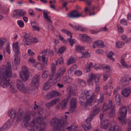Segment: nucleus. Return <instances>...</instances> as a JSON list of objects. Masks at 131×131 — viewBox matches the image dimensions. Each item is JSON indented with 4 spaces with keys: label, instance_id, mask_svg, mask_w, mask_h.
<instances>
[{
    "label": "nucleus",
    "instance_id": "1",
    "mask_svg": "<svg viewBox=\"0 0 131 131\" xmlns=\"http://www.w3.org/2000/svg\"><path fill=\"white\" fill-rule=\"evenodd\" d=\"M12 75L10 63L7 62L6 65L2 66L0 69V77L2 79L1 84L3 87L6 88L10 85L9 78Z\"/></svg>",
    "mask_w": 131,
    "mask_h": 131
},
{
    "label": "nucleus",
    "instance_id": "2",
    "mask_svg": "<svg viewBox=\"0 0 131 131\" xmlns=\"http://www.w3.org/2000/svg\"><path fill=\"white\" fill-rule=\"evenodd\" d=\"M13 50L14 51L15 54L14 55L15 59H14V62L15 64L14 66L15 68H13V69L15 70L17 68V66L19 64L20 62L19 57V55L20 54L19 51V48L18 45V43L17 42L15 44H13Z\"/></svg>",
    "mask_w": 131,
    "mask_h": 131
},
{
    "label": "nucleus",
    "instance_id": "3",
    "mask_svg": "<svg viewBox=\"0 0 131 131\" xmlns=\"http://www.w3.org/2000/svg\"><path fill=\"white\" fill-rule=\"evenodd\" d=\"M85 93H82L80 95V96L79 97V100L81 103V105L83 106L84 105H90L92 101H96V96L93 95L91 96V97L89 98V99L87 100L86 102L85 103L84 101L85 100L87 99L86 97H85Z\"/></svg>",
    "mask_w": 131,
    "mask_h": 131
},
{
    "label": "nucleus",
    "instance_id": "4",
    "mask_svg": "<svg viewBox=\"0 0 131 131\" xmlns=\"http://www.w3.org/2000/svg\"><path fill=\"white\" fill-rule=\"evenodd\" d=\"M29 72L28 68L25 66H23L20 72L19 76L22 81L25 82L27 81L29 77Z\"/></svg>",
    "mask_w": 131,
    "mask_h": 131
},
{
    "label": "nucleus",
    "instance_id": "5",
    "mask_svg": "<svg viewBox=\"0 0 131 131\" xmlns=\"http://www.w3.org/2000/svg\"><path fill=\"white\" fill-rule=\"evenodd\" d=\"M119 112L120 116L118 118V119L121 121L122 124L124 125L126 123L124 118L127 113L126 107L123 106L121 107L119 109Z\"/></svg>",
    "mask_w": 131,
    "mask_h": 131
},
{
    "label": "nucleus",
    "instance_id": "6",
    "mask_svg": "<svg viewBox=\"0 0 131 131\" xmlns=\"http://www.w3.org/2000/svg\"><path fill=\"white\" fill-rule=\"evenodd\" d=\"M43 117H39L34 119L31 122L30 126L31 128L29 129L30 131H34L36 128H38V126L39 125L40 122L43 120Z\"/></svg>",
    "mask_w": 131,
    "mask_h": 131
},
{
    "label": "nucleus",
    "instance_id": "7",
    "mask_svg": "<svg viewBox=\"0 0 131 131\" xmlns=\"http://www.w3.org/2000/svg\"><path fill=\"white\" fill-rule=\"evenodd\" d=\"M89 78L87 80V83L89 85H92L93 80V79L94 82L96 84L99 83V79L100 77L98 76L96 74H93L91 73L89 76Z\"/></svg>",
    "mask_w": 131,
    "mask_h": 131
},
{
    "label": "nucleus",
    "instance_id": "8",
    "mask_svg": "<svg viewBox=\"0 0 131 131\" xmlns=\"http://www.w3.org/2000/svg\"><path fill=\"white\" fill-rule=\"evenodd\" d=\"M25 35L23 36L24 37L23 41L24 44L26 45H30L32 42V37L29 34L25 33Z\"/></svg>",
    "mask_w": 131,
    "mask_h": 131
},
{
    "label": "nucleus",
    "instance_id": "9",
    "mask_svg": "<svg viewBox=\"0 0 131 131\" xmlns=\"http://www.w3.org/2000/svg\"><path fill=\"white\" fill-rule=\"evenodd\" d=\"M82 13H79L77 9L72 10L67 14L68 18H74L79 17L82 16Z\"/></svg>",
    "mask_w": 131,
    "mask_h": 131
},
{
    "label": "nucleus",
    "instance_id": "10",
    "mask_svg": "<svg viewBox=\"0 0 131 131\" xmlns=\"http://www.w3.org/2000/svg\"><path fill=\"white\" fill-rule=\"evenodd\" d=\"M39 75H35L32 78L31 83L36 87H37L39 83Z\"/></svg>",
    "mask_w": 131,
    "mask_h": 131
},
{
    "label": "nucleus",
    "instance_id": "11",
    "mask_svg": "<svg viewBox=\"0 0 131 131\" xmlns=\"http://www.w3.org/2000/svg\"><path fill=\"white\" fill-rule=\"evenodd\" d=\"M47 50H45L42 51L41 53L43 54L42 56V60L43 63L45 66H47V65L48 58L46 57V54H47Z\"/></svg>",
    "mask_w": 131,
    "mask_h": 131
},
{
    "label": "nucleus",
    "instance_id": "12",
    "mask_svg": "<svg viewBox=\"0 0 131 131\" xmlns=\"http://www.w3.org/2000/svg\"><path fill=\"white\" fill-rule=\"evenodd\" d=\"M45 118L43 117V120H41L40 122L39 125L40 126L39 130L38 131H45V127L46 126V123L45 122Z\"/></svg>",
    "mask_w": 131,
    "mask_h": 131
},
{
    "label": "nucleus",
    "instance_id": "13",
    "mask_svg": "<svg viewBox=\"0 0 131 131\" xmlns=\"http://www.w3.org/2000/svg\"><path fill=\"white\" fill-rule=\"evenodd\" d=\"M81 39L84 42H91L92 41V39L86 35L82 34L81 35Z\"/></svg>",
    "mask_w": 131,
    "mask_h": 131
},
{
    "label": "nucleus",
    "instance_id": "14",
    "mask_svg": "<svg viewBox=\"0 0 131 131\" xmlns=\"http://www.w3.org/2000/svg\"><path fill=\"white\" fill-rule=\"evenodd\" d=\"M24 113L21 110H19L16 117V121L18 122H20L23 118Z\"/></svg>",
    "mask_w": 131,
    "mask_h": 131
},
{
    "label": "nucleus",
    "instance_id": "15",
    "mask_svg": "<svg viewBox=\"0 0 131 131\" xmlns=\"http://www.w3.org/2000/svg\"><path fill=\"white\" fill-rule=\"evenodd\" d=\"M12 122L10 120H8L2 127L5 130L8 129L12 125Z\"/></svg>",
    "mask_w": 131,
    "mask_h": 131
},
{
    "label": "nucleus",
    "instance_id": "16",
    "mask_svg": "<svg viewBox=\"0 0 131 131\" xmlns=\"http://www.w3.org/2000/svg\"><path fill=\"white\" fill-rule=\"evenodd\" d=\"M108 131H121L120 127L117 125L111 126L108 130Z\"/></svg>",
    "mask_w": 131,
    "mask_h": 131
},
{
    "label": "nucleus",
    "instance_id": "17",
    "mask_svg": "<svg viewBox=\"0 0 131 131\" xmlns=\"http://www.w3.org/2000/svg\"><path fill=\"white\" fill-rule=\"evenodd\" d=\"M94 44L99 47L103 48L104 47V42L101 40H98L93 42Z\"/></svg>",
    "mask_w": 131,
    "mask_h": 131
},
{
    "label": "nucleus",
    "instance_id": "18",
    "mask_svg": "<svg viewBox=\"0 0 131 131\" xmlns=\"http://www.w3.org/2000/svg\"><path fill=\"white\" fill-rule=\"evenodd\" d=\"M115 106H114L112 108V109L110 110V112L108 113V117L110 118H111L115 116Z\"/></svg>",
    "mask_w": 131,
    "mask_h": 131
},
{
    "label": "nucleus",
    "instance_id": "19",
    "mask_svg": "<svg viewBox=\"0 0 131 131\" xmlns=\"http://www.w3.org/2000/svg\"><path fill=\"white\" fill-rule=\"evenodd\" d=\"M16 111L14 109H12L9 111L8 115L12 118H14L15 117Z\"/></svg>",
    "mask_w": 131,
    "mask_h": 131
},
{
    "label": "nucleus",
    "instance_id": "20",
    "mask_svg": "<svg viewBox=\"0 0 131 131\" xmlns=\"http://www.w3.org/2000/svg\"><path fill=\"white\" fill-rule=\"evenodd\" d=\"M72 80V79L68 76H65L63 78V81L65 83H69L71 82Z\"/></svg>",
    "mask_w": 131,
    "mask_h": 131
},
{
    "label": "nucleus",
    "instance_id": "21",
    "mask_svg": "<svg viewBox=\"0 0 131 131\" xmlns=\"http://www.w3.org/2000/svg\"><path fill=\"white\" fill-rule=\"evenodd\" d=\"M100 111V108L99 107H97L93 110L90 114L94 117L96 115H97L99 113Z\"/></svg>",
    "mask_w": 131,
    "mask_h": 131
},
{
    "label": "nucleus",
    "instance_id": "22",
    "mask_svg": "<svg viewBox=\"0 0 131 131\" xmlns=\"http://www.w3.org/2000/svg\"><path fill=\"white\" fill-rule=\"evenodd\" d=\"M93 65L92 62H90L89 64H87V66L84 69V71H86V73L89 72L90 71V68L92 67Z\"/></svg>",
    "mask_w": 131,
    "mask_h": 131
},
{
    "label": "nucleus",
    "instance_id": "23",
    "mask_svg": "<svg viewBox=\"0 0 131 131\" xmlns=\"http://www.w3.org/2000/svg\"><path fill=\"white\" fill-rule=\"evenodd\" d=\"M106 120L105 119L102 121L101 122L100 125L101 128L105 130L106 129Z\"/></svg>",
    "mask_w": 131,
    "mask_h": 131
},
{
    "label": "nucleus",
    "instance_id": "24",
    "mask_svg": "<svg viewBox=\"0 0 131 131\" xmlns=\"http://www.w3.org/2000/svg\"><path fill=\"white\" fill-rule=\"evenodd\" d=\"M126 55L124 54L123 55L121 59V62L122 65L124 67L126 68L128 67L127 65L124 61V59L125 58Z\"/></svg>",
    "mask_w": 131,
    "mask_h": 131
},
{
    "label": "nucleus",
    "instance_id": "25",
    "mask_svg": "<svg viewBox=\"0 0 131 131\" xmlns=\"http://www.w3.org/2000/svg\"><path fill=\"white\" fill-rule=\"evenodd\" d=\"M115 100L117 105H119L121 104V99L120 95L119 94H117L115 96Z\"/></svg>",
    "mask_w": 131,
    "mask_h": 131
},
{
    "label": "nucleus",
    "instance_id": "26",
    "mask_svg": "<svg viewBox=\"0 0 131 131\" xmlns=\"http://www.w3.org/2000/svg\"><path fill=\"white\" fill-rule=\"evenodd\" d=\"M121 85L124 86H125L129 84V81L128 80L123 79L120 81Z\"/></svg>",
    "mask_w": 131,
    "mask_h": 131
},
{
    "label": "nucleus",
    "instance_id": "27",
    "mask_svg": "<svg viewBox=\"0 0 131 131\" xmlns=\"http://www.w3.org/2000/svg\"><path fill=\"white\" fill-rule=\"evenodd\" d=\"M106 26H105L104 28H101L97 32H96L93 30H90V32L92 34H97L98 32H100L102 31H105L106 30Z\"/></svg>",
    "mask_w": 131,
    "mask_h": 131
},
{
    "label": "nucleus",
    "instance_id": "28",
    "mask_svg": "<svg viewBox=\"0 0 131 131\" xmlns=\"http://www.w3.org/2000/svg\"><path fill=\"white\" fill-rule=\"evenodd\" d=\"M114 54L113 52L110 51L107 55V57L108 59L111 60H112V61H115V60L114 58L112 57V56L114 55Z\"/></svg>",
    "mask_w": 131,
    "mask_h": 131
},
{
    "label": "nucleus",
    "instance_id": "29",
    "mask_svg": "<svg viewBox=\"0 0 131 131\" xmlns=\"http://www.w3.org/2000/svg\"><path fill=\"white\" fill-rule=\"evenodd\" d=\"M23 118L24 121H29L30 118V115L27 113H26Z\"/></svg>",
    "mask_w": 131,
    "mask_h": 131
},
{
    "label": "nucleus",
    "instance_id": "30",
    "mask_svg": "<svg viewBox=\"0 0 131 131\" xmlns=\"http://www.w3.org/2000/svg\"><path fill=\"white\" fill-rule=\"evenodd\" d=\"M131 92V91H122V95L124 97H127Z\"/></svg>",
    "mask_w": 131,
    "mask_h": 131
},
{
    "label": "nucleus",
    "instance_id": "31",
    "mask_svg": "<svg viewBox=\"0 0 131 131\" xmlns=\"http://www.w3.org/2000/svg\"><path fill=\"white\" fill-rule=\"evenodd\" d=\"M64 63V60L62 57H60L56 61V65L58 64H62Z\"/></svg>",
    "mask_w": 131,
    "mask_h": 131
},
{
    "label": "nucleus",
    "instance_id": "32",
    "mask_svg": "<svg viewBox=\"0 0 131 131\" xmlns=\"http://www.w3.org/2000/svg\"><path fill=\"white\" fill-rule=\"evenodd\" d=\"M19 9H16L14 11L13 15L14 18H17L19 17Z\"/></svg>",
    "mask_w": 131,
    "mask_h": 131
},
{
    "label": "nucleus",
    "instance_id": "33",
    "mask_svg": "<svg viewBox=\"0 0 131 131\" xmlns=\"http://www.w3.org/2000/svg\"><path fill=\"white\" fill-rule=\"evenodd\" d=\"M76 101L77 100L75 98L73 97L72 98L70 102L71 106L73 107L76 106Z\"/></svg>",
    "mask_w": 131,
    "mask_h": 131
},
{
    "label": "nucleus",
    "instance_id": "34",
    "mask_svg": "<svg viewBox=\"0 0 131 131\" xmlns=\"http://www.w3.org/2000/svg\"><path fill=\"white\" fill-rule=\"evenodd\" d=\"M68 101V99H66L62 101V103H61V107L62 109L64 108L65 107Z\"/></svg>",
    "mask_w": 131,
    "mask_h": 131
},
{
    "label": "nucleus",
    "instance_id": "35",
    "mask_svg": "<svg viewBox=\"0 0 131 131\" xmlns=\"http://www.w3.org/2000/svg\"><path fill=\"white\" fill-rule=\"evenodd\" d=\"M75 62V59L73 57H71L68 60L67 63V64L68 65L70 64L74 63Z\"/></svg>",
    "mask_w": 131,
    "mask_h": 131
},
{
    "label": "nucleus",
    "instance_id": "36",
    "mask_svg": "<svg viewBox=\"0 0 131 131\" xmlns=\"http://www.w3.org/2000/svg\"><path fill=\"white\" fill-rule=\"evenodd\" d=\"M50 92L51 95H52L53 98H54L60 95V93L55 91H53Z\"/></svg>",
    "mask_w": 131,
    "mask_h": 131
},
{
    "label": "nucleus",
    "instance_id": "37",
    "mask_svg": "<svg viewBox=\"0 0 131 131\" xmlns=\"http://www.w3.org/2000/svg\"><path fill=\"white\" fill-rule=\"evenodd\" d=\"M66 49L65 47H62L60 48L57 52V53L62 54L65 51Z\"/></svg>",
    "mask_w": 131,
    "mask_h": 131
},
{
    "label": "nucleus",
    "instance_id": "38",
    "mask_svg": "<svg viewBox=\"0 0 131 131\" xmlns=\"http://www.w3.org/2000/svg\"><path fill=\"white\" fill-rule=\"evenodd\" d=\"M17 87L19 90H26V88L25 87L23 83L19 85H17Z\"/></svg>",
    "mask_w": 131,
    "mask_h": 131
},
{
    "label": "nucleus",
    "instance_id": "39",
    "mask_svg": "<svg viewBox=\"0 0 131 131\" xmlns=\"http://www.w3.org/2000/svg\"><path fill=\"white\" fill-rule=\"evenodd\" d=\"M83 127L85 130L88 131L91 129V127L90 124H87L83 126Z\"/></svg>",
    "mask_w": 131,
    "mask_h": 131
},
{
    "label": "nucleus",
    "instance_id": "40",
    "mask_svg": "<svg viewBox=\"0 0 131 131\" xmlns=\"http://www.w3.org/2000/svg\"><path fill=\"white\" fill-rule=\"evenodd\" d=\"M124 44L123 42H120L119 41H118L116 42V46L118 48H121L124 46Z\"/></svg>",
    "mask_w": 131,
    "mask_h": 131
},
{
    "label": "nucleus",
    "instance_id": "41",
    "mask_svg": "<svg viewBox=\"0 0 131 131\" xmlns=\"http://www.w3.org/2000/svg\"><path fill=\"white\" fill-rule=\"evenodd\" d=\"M48 83L47 82L44 84L43 88V90H47L50 89V86L49 85Z\"/></svg>",
    "mask_w": 131,
    "mask_h": 131
},
{
    "label": "nucleus",
    "instance_id": "42",
    "mask_svg": "<svg viewBox=\"0 0 131 131\" xmlns=\"http://www.w3.org/2000/svg\"><path fill=\"white\" fill-rule=\"evenodd\" d=\"M114 106L113 105L112 100H110L108 101V104L107 105V109H112L113 106Z\"/></svg>",
    "mask_w": 131,
    "mask_h": 131
},
{
    "label": "nucleus",
    "instance_id": "43",
    "mask_svg": "<svg viewBox=\"0 0 131 131\" xmlns=\"http://www.w3.org/2000/svg\"><path fill=\"white\" fill-rule=\"evenodd\" d=\"M19 17H23L25 15L26 13L25 11L21 9H19Z\"/></svg>",
    "mask_w": 131,
    "mask_h": 131
},
{
    "label": "nucleus",
    "instance_id": "44",
    "mask_svg": "<svg viewBox=\"0 0 131 131\" xmlns=\"http://www.w3.org/2000/svg\"><path fill=\"white\" fill-rule=\"evenodd\" d=\"M94 117L93 116H92L90 114L89 117L86 119L85 121L86 123L87 124H89L90 122L92 120Z\"/></svg>",
    "mask_w": 131,
    "mask_h": 131
},
{
    "label": "nucleus",
    "instance_id": "45",
    "mask_svg": "<svg viewBox=\"0 0 131 131\" xmlns=\"http://www.w3.org/2000/svg\"><path fill=\"white\" fill-rule=\"evenodd\" d=\"M85 49L84 47L80 46H77L76 48V50L78 52H80L81 50H83Z\"/></svg>",
    "mask_w": 131,
    "mask_h": 131
},
{
    "label": "nucleus",
    "instance_id": "46",
    "mask_svg": "<svg viewBox=\"0 0 131 131\" xmlns=\"http://www.w3.org/2000/svg\"><path fill=\"white\" fill-rule=\"evenodd\" d=\"M33 24H36V22L34 21L31 23V25L32 27L34 28L35 30L38 31H39L40 30V28L38 26H36L35 25H33Z\"/></svg>",
    "mask_w": 131,
    "mask_h": 131
},
{
    "label": "nucleus",
    "instance_id": "47",
    "mask_svg": "<svg viewBox=\"0 0 131 131\" xmlns=\"http://www.w3.org/2000/svg\"><path fill=\"white\" fill-rule=\"evenodd\" d=\"M48 71H44L42 74V77L43 78H46L48 76Z\"/></svg>",
    "mask_w": 131,
    "mask_h": 131
},
{
    "label": "nucleus",
    "instance_id": "48",
    "mask_svg": "<svg viewBox=\"0 0 131 131\" xmlns=\"http://www.w3.org/2000/svg\"><path fill=\"white\" fill-rule=\"evenodd\" d=\"M7 40L5 38L0 39V47L2 46L6 42Z\"/></svg>",
    "mask_w": 131,
    "mask_h": 131
},
{
    "label": "nucleus",
    "instance_id": "49",
    "mask_svg": "<svg viewBox=\"0 0 131 131\" xmlns=\"http://www.w3.org/2000/svg\"><path fill=\"white\" fill-rule=\"evenodd\" d=\"M17 23L18 24L20 27L22 28L24 26V24L23 21L21 20H18Z\"/></svg>",
    "mask_w": 131,
    "mask_h": 131
},
{
    "label": "nucleus",
    "instance_id": "50",
    "mask_svg": "<svg viewBox=\"0 0 131 131\" xmlns=\"http://www.w3.org/2000/svg\"><path fill=\"white\" fill-rule=\"evenodd\" d=\"M51 68L53 73H55V70L56 69V66L54 63L52 64L51 65Z\"/></svg>",
    "mask_w": 131,
    "mask_h": 131
},
{
    "label": "nucleus",
    "instance_id": "51",
    "mask_svg": "<svg viewBox=\"0 0 131 131\" xmlns=\"http://www.w3.org/2000/svg\"><path fill=\"white\" fill-rule=\"evenodd\" d=\"M46 98L47 99H51L53 98L51 92L48 93L45 96Z\"/></svg>",
    "mask_w": 131,
    "mask_h": 131
},
{
    "label": "nucleus",
    "instance_id": "52",
    "mask_svg": "<svg viewBox=\"0 0 131 131\" xmlns=\"http://www.w3.org/2000/svg\"><path fill=\"white\" fill-rule=\"evenodd\" d=\"M82 26H79V25H74V29L75 30H81V28Z\"/></svg>",
    "mask_w": 131,
    "mask_h": 131
},
{
    "label": "nucleus",
    "instance_id": "53",
    "mask_svg": "<svg viewBox=\"0 0 131 131\" xmlns=\"http://www.w3.org/2000/svg\"><path fill=\"white\" fill-rule=\"evenodd\" d=\"M82 72L80 70H77L74 72L75 74L78 76H80L82 74Z\"/></svg>",
    "mask_w": 131,
    "mask_h": 131
},
{
    "label": "nucleus",
    "instance_id": "54",
    "mask_svg": "<svg viewBox=\"0 0 131 131\" xmlns=\"http://www.w3.org/2000/svg\"><path fill=\"white\" fill-rule=\"evenodd\" d=\"M60 101V100L59 98H57L53 99L52 100L51 102L53 105L56 104V103L58 102L59 101Z\"/></svg>",
    "mask_w": 131,
    "mask_h": 131
},
{
    "label": "nucleus",
    "instance_id": "55",
    "mask_svg": "<svg viewBox=\"0 0 131 131\" xmlns=\"http://www.w3.org/2000/svg\"><path fill=\"white\" fill-rule=\"evenodd\" d=\"M65 72V68H64L63 69H60L58 72V73L61 75H62Z\"/></svg>",
    "mask_w": 131,
    "mask_h": 131
},
{
    "label": "nucleus",
    "instance_id": "56",
    "mask_svg": "<svg viewBox=\"0 0 131 131\" xmlns=\"http://www.w3.org/2000/svg\"><path fill=\"white\" fill-rule=\"evenodd\" d=\"M65 72V68H64L63 69H60L58 72V73L61 75H62Z\"/></svg>",
    "mask_w": 131,
    "mask_h": 131
},
{
    "label": "nucleus",
    "instance_id": "57",
    "mask_svg": "<svg viewBox=\"0 0 131 131\" xmlns=\"http://www.w3.org/2000/svg\"><path fill=\"white\" fill-rule=\"evenodd\" d=\"M77 68L76 65H74L73 67H71L68 70V73L70 74L71 73L72 71H73L74 69H76Z\"/></svg>",
    "mask_w": 131,
    "mask_h": 131
},
{
    "label": "nucleus",
    "instance_id": "58",
    "mask_svg": "<svg viewBox=\"0 0 131 131\" xmlns=\"http://www.w3.org/2000/svg\"><path fill=\"white\" fill-rule=\"evenodd\" d=\"M117 27L119 32L123 33L124 32V29L123 28L119 25H117Z\"/></svg>",
    "mask_w": 131,
    "mask_h": 131
},
{
    "label": "nucleus",
    "instance_id": "59",
    "mask_svg": "<svg viewBox=\"0 0 131 131\" xmlns=\"http://www.w3.org/2000/svg\"><path fill=\"white\" fill-rule=\"evenodd\" d=\"M81 52L82 53V58H84L86 57H88L89 55V53L88 52H86L84 53L82 52L81 51Z\"/></svg>",
    "mask_w": 131,
    "mask_h": 131
},
{
    "label": "nucleus",
    "instance_id": "60",
    "mask_svg": "<svg viewBox=\"0 0 131 131\" xmlns=\"http://www.w3.org/2000/svg\"><path fill=\"white\" fill-rule=\"evenodd\" d=\"M69 41V43H70L71 46H72L73 44L75 42V40L72 39L71 38H70L68 39Z\"/></svg>",
    "mask_w": 131,
    "mask_h": 131
},
{
    "label": "nucleus",
    "instance_id": "61",
    "mask_svg": "<svg viewBox=\"0 0 131 131\" xmlns=\"http://www.w3.org/2000/svg\"><path fill=\"white\" fill-rule=\"evenodd\" d=\"M121 24L124 25H127V21L125 19H123L120 21Z\"/></svg>",
    "mask_w": 131,
    "mask_h": 131
},
{
    "label": "nucleus",
    "instance_id": "62",
    "mask_svg": "<svg viewBox=\"0 0 131 131\" xmlns=\"http://www.w3.org/2000/svg\"><path fill=\"white\" fill-rule=\"evenodd\" d=\"M54 73H53L50 76L49 79L47 82L50 84V82L52 80L53 78V77L54 75Z\"/></svg>",
    "mask_w": 131,
    "mask_h": 131
},
{
    "label": "nucleus",
    "instance_id": "63",
    "mask_svg": "<svg viewBox=\"0 0 131 131\" xmlns=\"http://www.w3.org/2000/svg\"><path fill=\"white\" fill-rule=\"evenodd\" d=\"M61 75L57 73L56 74V79L57 80V81H59L60 80V77Z\"/></svg>",
    "mask_w": 131,
    "mask_h": 131
},
{
    "label": "nucleus",
    "instance_id": "64",
    "mask_svg": "<svg viewBox=\"0 0 131 131\" xmlns=\"http://www.w3.org/2000/svg\"><path fill=\"white\" fill-rule=\"evenodd\" d=\"M27 52L29 55L30 56H33L34 54V52L32 51L30 49H28Z\"/></svg>",
    "mask_w": 131,
    "mask_h": 131
}]
</instances>
